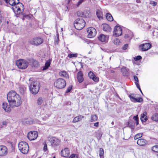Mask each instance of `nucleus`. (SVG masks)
Returning <instances> with one entry per match:
<instances>
[{
  "mask_svg": "<svg viewBox=\"0 0 158 158\" xmlns=\"http://www.w3.org/2000/svg\"><path fill=\"white\" fill-rule=\"evenodd\" d=\"M137 94H131L130 95L129 97L131 100L132 102H143V99L141 98H136Z\"/></svg>",
  "mask_w": 158,
  "mask_h": 158,
  "instance_id": "obj_11",
  "label": "nucleus"
},
{
  "mask_svg": "<svg viewBox=\"0 0 158 158\" xmlns=\"http://www.w3.org/2000/svg\"><path fill=\"white\" fill-rule=\"evenodd\" d=\"M30 86L29 85V88H30Z\"/></svg>",
  "mask_w": 158,
  "mask_h": 158,
  "instance_id": "obj_59",
  "label": "nucleus"
},
{
  "mask_svg": "<svg viewBox=\"0 0 158 158\" xmlns=\"http://www.w3.org/2000/svg\"><path fill=\"white\" fill-rule=\"evenodd\" d=\"M2 108L6 112H8L10 110V108L7 102H4L3 103Z\"/></svg>",
  "mask_w": 158,
  "mask_h": 158,
  "instance_id": "obj_25",
  "label": "nucleus"
},
{
  "mask_svg": "<svg viewBox=\"0 0 158 158\" xmlns=\"http://www.w3.org/2000/svg\"><path fill=\"white\" fill-rule=\"evenodd\" d=\"M121 72L122 73L123 75H125L127 73V71L126 69L124 68H123L121 69Z\"/></svg>",
  "mask_w": 158,
  "mask_h": 158,
  "instance_id": "obj_40",
  "label": "nucleus"
},
{
  "mask_svg": "<svg viewBox=\"0 0 158 158\" xmlns=\"http://www.w3.org/2000/svg\"><path fill=\"white\" fill-rule=\"evenodd\" d=\"M135 85H136V86L137 88L139 89L141 93L143 94V93L142 92V91L140 88V86L138 84V83L137 82H135Z\"/></svg>",
  "mask_w": 158,
  "mask_h": 158,
  "instance_id": "obj_47",
  "label": "nucleus"
},
{
  "mask_svg": "<svg viewBox=\"0 0 158 158\" xmlns=\"http://www.w3.org/2000/svg\"><path fill=\"white\" fill-rule=\"evenodd\" d=\"M57 38L58 39V38H59V35H58V34H57Z\"/></svg>",
  "mask_w": 158,
  "mask_h": 158,
  "instance_id": "obj_55",
  "label": "nucleus"
},
{
  "mask_svg": "<svg viewBox=\"0 0 158 158\" xmlns=\"http://www.w3.org/2000/svg\"><path fill=\"white\" fill-rule=\"evenodd\" d=\"M8 2L12 6V8L15 14L19 15L23 11L24 6L19 2V0H8Z\"/></svg>",
  "mask_w": 158,
  "mask_h": 158,
  "instance_id": "obj_2",
  "label": "nucleus"
},
{
  "mask_svg": "<svg viewBox=\"0 0 158 158\" xmlns=\"http://www.w3.org/2000/svg\"><path fill=\"white\" fill-rule=\"evenodd\" d=\"M99 154L100 158H103L104 151L102 149H100Z\"/></svg>",
  "mask_w": 158,
  "mask_h": 158,
  "instance_id": "obj_35",
  "label": "nucleus"
},
{
  "mask_svg": "<svg viewBox=\"0 0 158 158\" xmlns=\"http://www.w3.org/2000/svg\"><path fill=\"white\" fill-rule=\"evenodd\" d=\"M113 43L115 45L118 46L120 45L121 42L120 40L118 38H116L114 39L112 41Z\"/></svg>",
  "mask_w": 158,
  "mask_h": 158,
  "instance_id": "obj_28",
  "label": "nucleus"
},
{
  "mask_svg": "<svg viewBox=\"0 0 158 158\" xmlns=\"http://www.w3.org/2000/svg\"><path fill=\"white\" fill-rule=\"evenodd\" d=\"M142 59V57L140 56H138L134 58L135 60H139Z\"/></svg>",
  "mask_w": 158,
  "mask_h": 158,
  "instance_id": "obj_45",
  "label": "nucleus"
},
{
  "mask_svg": "<svg viewBox=\"0 0 158 158\" xmlns=\"http://www.w3.org/2000/svg\"><path fill=\"white\" fill-rule=\"evenodd\" d=\"M53 144L55 146H58L60 143V141L56 138H55L53 140Z\"/></svg>",
  "mask_w": 158,
  "mask_h": 158,
  "instance_id": "obj_34",
  "label": "nucleus"
},
{
  "mask_svg": "<svg viewBox=\"0 0 158 158\" xmlns=\"http://www.w3.org/2000/svg\"><path fill=\"white\" fill-rule=\"evenodd\" d=\"M133 119L136 121V125L138 124L139 123H138V115H136V116H134L133 117Z\"/></svg>",
  "mask_w": 158,
  "mask_h": 158,
  "instance_id": "obj_44",
  "label": "nucleus"
},
{
  "mask_svg": "<svg viewBox=\"0 0 158 158\" xmlns=\"http://www.w3.org/2000/svg\"><path fill=\"white\" fill-rule=\"evenodd\" d=\"M58 74L60 77L68 79L69 78V74L65 71H60L59 72Z\"/></svg>",
  "mask_w": 158,
  "mask_h": 158,
  "instance_id": "obj_18",
  "label": "nucleus"
},
{
  "mask_svg": "<svg viewBox=\"0 0 158 158\" xmlns=\"http://www.w3.org/2000/svg\"><path fill=\"white\" fill-rule=\"evenodd\" d=\"M38 133L36 131H30V141H32L36 139L38 136Z\"/></svg>",
  "mask_w": 158,
  "mask_h": 158,
  "instance_id": "obj_17",
  "label": "nucleus"
},
{
  "mask_svg": "<svg viewBox=\"0 0 158 158\" xmlns=\"http://www.w3.org/2000/svg\"><path fill=\"white\" fill-rule=\"evenodd\" d=\"M25 16H24L23 17H25Z\"/></svg>",
  "mask_w": 158,
  "mask_h": 158,
  "instance_id": "obj_58",
  "label": "nucleus"
},
{
  "mask_svg": "<svg viewBox=\"0 0 158 158\" xmlns=\"http://www.w3.org/2000/svg\"><path fill=\"white\" fill-rule=\"evenodd\" d=\"M85 22L82 18L76 19L74 22V25L75 28L80 30L83 28L85 26Z\"/></svg>",
  "mask_w": 158,
  "mask_h": 158,
  "instance_id": "obj_6",
  "label": "nucleus"
},
{
  "mask_svg": "<svg viewBox=\"0 0 158 158\" xmlns=\"http://www.w3.org/2000/svg\"><path fill=\"white\" fill-rule=\"evenodd\" d=\"M68 158H78V157L77 154L73 153L69 156Z\"/></svg>",
  "mask_w": 158,
  "mask_h": 158,
  "instance_id": "obj_39",
  "label": "nucleus"
},
{
  "mask_svg": "<svg viewBox=\"0 0 158 158\" xmlns=\"http://www.w3.org/2000/svg\"><path fill=\"white\" fill-rule=\"evenodd\" d=\"M51 60L50 59L47 60L45 64V65L43 66V70H46L48 69L51 65Z\"/></svg>",
  "mask_w": 158,
  "mask_h": 158,
  "instance_id": "obj_24",
  "label": "nucleus"
},
{
  "mask_svg": "<svg viewBox=\"0 0 158 158\" xmlns=\"http://www.w3.org/2000/svg\"><path fill=\"white\" fill-rule=\"evenodd\" d=\"M87 37L89 38H93L97 34L96 29L92 27H88L86 30Z\"/></svg>",
  "mask_w": 158,
  "mask_h": 158,
  "instance_id": "obj_7",
  "label": "nucleus"
},
{
  "mask_svg": "<svg viewBox=\"0 0 158 158\" xmlns=\"http://www.w3.org/2000/svg\"><path fill=\"white\" fill-rule=\"evenodd\" d=\"M40 87V84L39 82L35 80H31L30 84V92L33 94H37Z\"/></svg>",
  "mask_w": 158,
  "mask_h": 158,
  "instance_id": "obj_3",
  "label": "nucleus"
},
{
  "mask_svg": "<svg viewBox=\"0 0 158 158\" xmlns=\"http://www.w3.org/2000/svg\"><path fill=\"white\" fill-rule=\"evenodd\" d=\"M70 153L69 149L67 148L63 149L60 152L61 156L65 158L69 156Z\"/></svg>",
  "mask_w": 158,
  "mask_h": 158,
  "instance_id": "obj_15",
  "label": "nucleus"
},
{
  "mask_svg": "<svg viewBox=\"0 0 158 158\" xmlns=\"http://www.w3.org/2000/svg\"><path fill=\"white\" fill-rule=\"evenodd\" d=\"M77 79L78 81L80 83L82 82L84 79L83 77V74L81 71L77 73Z\"/></svg>",
  "mask_w": 158,
  "mask_h": 158,
  "instance_id": "obj_22",
  "label": "nucleus"
},
{
  "mask_svg": "<svg viewBox=\"0 0 158 158\" xmlns=\"http://www.w3.org/2000/svg\"><path fill=\"white\" fill-rule=\"evenodd\" d=\"M66 85L65 80L62 78H59L55 80L53 84L54 87L58 89H62L65 88Z\"/></svg>",
  "mask_w": 158,
  "mask_h": 158,
  "instance_id": "obj_4",
  "label": "nucleus"
},
{
  "mask_svg": "<svg viewBox=\"0 0 158 158\" xmlns=\"http://www.w3.org/2000/svg\"><path fill=\"white\" fill-rule=\"evenodd\" d=\"M31 61V65L32 67H37L38 66V62L33 59H32Z\"/></svg>",
  "mask_w": 158,
  "mask_h": 158,
  "instance_id": "obj_29",
  "label": "nucleus"
},
{
  "mask_svg": "<svg viewBox=\"0 0 158 158\" xmlns=\"http://www.w3.org/2000/svg\"><path fill=\"white\" fill-rule=\"evenodd\" d=\"M134 79L135 81H137V82H138V79L137 76H134Z\"/></svg>",
  "mask_w": 158,
  "mask_h": 158,
  "instance_id": "obj_50",
  "label": "nucleus"
},
{
  "mask_svg": "<svg viewBox=\"0 0 158 158\" xmlns=\"http://www.w3.org/2000/svg\"><path fill=\"white\" fill-rule=\"evenodd\" d=\"M43 42V40L41 38L37 37L32 39L31 44L33 45L37 46L41 44Z\"/></svg>",
  "mask_w": 158,
  "mask_h": 158,
  "instance_id": "obj_12",
  "label": "nucleus"
},
{
  "mask_svg": "<svg viewBox=\"0 0 158 158\" xmlns=\"http://www.w3.org/2000/svg\"><path fill=\"white\" fill-rule=\"evenodd\" d=\"M128 47V45L127 44H124L122 47V49L123 50H125L127 49Z\"/></svg>",
  "mask_w": 158,
  "mask_h": 158,
  "instance_id": "obj_48",
  "label": "nucleus"
},
{
  "mask_svg": "<svg viewBox=\"0 0 158 158\" xmlns=\"http://www.w3.org/2000/svg\"><path fill=\"white\" fill-rule=\"evenodd\" d=\"M106 19L109 21H112L113 20V18L111 15L109 13H107L106 14Z\"/></svg>",
  "mask_w": 158,
  "mask_h": 158,
  "instance_id": "obj_30",
  "label": "nucleus"
},
{
  "mask_svg": "<svg viewBox=\"0 0 158 158\" xmlns=\"http://www.w3.org/2000/svg\"><path fill=\"white\" fill-rule=\"evenodd\" d=\"M84 118V116L81 115L77 116L74 118L73 120V123H76L81 120Z\"/></svg>",
  "mask_w": 158,
  "mask_h": 158,
  "instance_id": "obj_27",
  "label": "nucleus"
},
{
  "mask_svg": "<svg viewBox=\"0 0 158 158\" xmlns=\"http://www.w3.org/2000/svg\"><path fill=\"white\" fill-rule=\"evenodd\" d=\"M56 158V157H55V156H54V157H52V158Z\"/></svg>",
  "mask_w": 158,
  "mask_h": 158,
  "instance_id": "obj_57",
  "label": "nucleus"
},
{
  "mask_svg": "<svg viewBox=\"0 0 158 158\" xmlns=\"http://www.w3.org/2000/svg\"><path fill=\"white\" fill-rule=\"evenodd\" d=\"M88 77L95 83H97L99 81V78L96 76V75L92 71H89L88 73Z\"/></svg>",
  "mask_w": 158,
  "mask_h": 158,
  "instance_id": "obj_10",
  "label": "nucleus"
},
{
  "mask_svg": "<svg viewBox=\"0 0 158 158\" xmlns=\"http://www.w3.org/2000/svg\"><path fill=\"white\" fill-rule=\"evenodd\" d=\"M3 1H5V2L6 3H7L8 0H3ZM2 0H0V4H2Z\"/></svg>",
  "mask_w": 158,
  "mask_h": 158,
  "instance_id": "obj_52",
  "label": "nucleus"
},
{
  "mask_svg": "<svg viewBox=\"0 0 158 158\" xmlns=\"http://www.w3.org/2000/svg\"><path fill=\"white\" fill-rule=\"evenodd\" d=\"M152 150L156 152H158V145L153 146L152 148Z\"/></svg>",
  "mask_w": 158,
  "mask_h": 158,
  "instance_id": "obj_36",
  "label": "nucleus"
},
{
  "mask_svg": "<svg viewBox=\"0 0 158 158\" xmlns=\"http://www.w3.org/2000/svg\"><path fill=\"white\" fill-rule=\"evenodd\" d=\"M61 31H62L63 30V28H61Z\"/></svg>",
  "mask_w": 158,
  "mask_h": 158,
  "instance_id": "obj_56",
  "label": "nucleus"
},
{
  "mask_svg": "<svg viewBox=\"0 0 158 158\" xmlns=\"http://www.w3.org/2000/svg\"><path fill=\"white\" fill-rule=\"evenodd\" d=\"M72 89V86L71 85H70L67 88L66 92L69 93L70 92Z\"/></svg>",
  "mask_w": 158,
  "mask_h": 158,
  "instance_id": "obj_41",
  "label": "nucleus"
},
{
  "mask_svg": "<svg viewBox=\"0 0 158 158\" xmlns=\"http://www.w3.org/2000/svg\"><path fill=\"white\" fill-rule=\"evenodd\" d=\"M147 141L144 139H138L137 142V144L140 146H143L147 143Z\"/></svg>",
  "mask_w": 158,
  "mask_h": 158,
  "instance_id": "obj_21",
  "label": "nucleus"
},
{
  "mask_svg": "<svg viewBox=\"0 0 158 158\" xmlns=\"http://www.w3.org/2000/svg\"><path fill=\"white\" fill-rule=\"evenodd\" d=\"M151 4L153 6H154L156 5L157 3H156V2H155L152 1L151 2Z\"/></svg>",
  "mask_w": 158,
  "mask_h": 158,
  "instance_id": "obj_49",
  "label": "nucleus"
},
{
  "mask_svg": "<svg viewBox=\"0 0 158 158\" xmlns=\"http://www.w3.org/2000/svg\"><path fill=\"white\" fill-rule=\"evenodd\" d=\"M97 16L99 19H102L103 18V14L101 9H98L96 12Z\"/></svg>",
  "mask_w": 158,
  "mask_h": 158,
  "instance_id": "obj_19",
  "label": "nucleus"
},
{
  "mask_svg": "<svg viewBox=\"0 0 158 158\" xmlns=\"http://www.w3.org/2000/svg\"><path fill=\"white\" fill-rule=\"evenodd\" d=\"M151 118L152 120L155 121H158V114L156 113L153 114L151 117Z\"/></svg>",
  "mask_w": 158,
  "mask_h": 158,
  "instance_id": "obj_33",
  "label": "nucleus"
},
{
  "mask_svg": "<svg viewBox=\"0 0 158 158\" xmlns=\"http://www.w3.org/2000/svg\"><path fill=\"white\" fill-rule=\"evenodd\" d=\"M98 40L102 42H105L107 40L106 36L103 34H100L98 37Z\"/></svg>",
  "mask_w": 158,
  "mask_h": 158,
  "instance_id": "obj_23",
  "label": "nucleus"
},
{
  "mask_svg": "<svg viewBox=\"0 0 158 158\" xmlns=\"http://www.w3.org/2000/svg\"><path fill=\"white\" fill-rule=\"evenodd\" d=\"M90 15V13L89 10H85L80 15V16L83 17L88 18L89 17Z\"/></svg>",
  "mask_w": 158,
  "mask_h": 158,
  "instance_id": "obj_26",
  "label": "nucleus"
},
{
  "mask_svg": "<svg viewBox=\"0 0 158 158\" xmlns=\"http://www.w3.org/2000/svg\"><path fill=\"white\" fill-rule=\"evenodd\" d=\"M151 47V44L149 43L143 44L139 46L140 50L143 51H145L149 49Z\"/></svg>",
  "mask_w": 158,
  "mask_h": 158,
  "instance_id": "obj_13",
  "label": "nucleus"
},
{
  "mask_svg": "<svg viewBox=\"0 0 158 158\" xmlns=\"http://www.w3.org/2000/svg\"><path fill=\"white\" fill-rule=\"evenodd\" d=\"M7 98L10 106L18 107L22 103L20 97L14 91H10L7 94Z\"/></svg>",
  "mask_w": 158,
  "mask_h": 158,
  "instance_id": "obj_1",
  "label": "nucleus"
},
{
  "mask_svg": "<svg viewBox=\"0 0 158 158\" xmlns=\"http://www.w3.org/2000/svg\"><path fill=\"white\" fill-rule=\"evenodd\" d=\"M22 123L24 124H29L30 122L29 119L28 118H24L22 121Z\"/></svg>",
  "mask_w": 158,
  "mask_h": 158,
  "instance_id": "obj_38",
  "label": "nucleus"
},
{
  "mask_svg": "<svg viewBox=\"0 0 158 158\" xmlns=\"http://www.w3.org/2000/svg\"><path fill=\"white\" fill-rule=\"evenodd\" d=\"M77 54L76 53L72 54H69L68 55V56L69 58H72L73 57H76L77 56Z\"/></svg>",
  "mask_w": 158,
  "mask_h": 158,
  "instance_id": "obj_43",
  "label": "nucleus"
},
{
  "mask_svg": "<svg viewBox=\"0 0 158 158\" xmlns=\"http://www.w3.org/2000/svg\"><path fill=\"white\" fill-rule=\"evenodd\" d=\"M94 125L96 127H98V123L96 122L94 123Z\"/></svg>",
  "mask_w": 158,
  "mask_h": 158,
  "instance_id": "obj_51",
  "label": "nucleus"
},
{
  "mask_svg": "<svg viewBox=\"0 0 158 158\" xmlns=\"http://www.w3.org/2000/svg\"><path fill=\"white\" fill-rule=\"evenodd\" d=\"M29 133H30V132H28L27 135V137L29 140H30V136L29 135Z\"/></svg>",
  "mask_w": 158,
  "mask_h": 158,
  "instance_id": "obj_54",
  "label": "nucleus"
},
{
  "mask_svg": "<svg viewBox=\"0 0 158 158\" xmlns=\"http://www.w3.org/2000/svg\"><path fill=\"white\" fill-rule=\"evenodd\" d=\"M7 122H2V124L3 125H6L7 124Z\"/></svg>",
  "mask_w": 158,
  "mask_h": 158,
  "instance_id": "obj_53",
  "label": "nucleus"
},
{
  "mask_svg": "<svg viewBox=\"0 0 158 158\" xmlns=\"http://www.w3.org/2000/svg\"><path fill=\"white\" fill-rule=\"evenodd\" d=\"M19 150L23 153L27 154L29 150V146L27 143L25 142H20L18 144Z\"/></svg>",
  "mask_w": 158,
  "mask_h": 158,
  "instance_id": "obj_5",
  "label": "nucleus"
},
{
  "mask_svg": "<svg viewBox=\"0 0 158 158\" xmlns=\"http://www.w3.org/2000/svg\"><path fill=\"white\" fill-rule=\"evenodd\" d=\"M19 91L21 94H23L25 92L26 88L23 86H20L19 87Z\"/></svg>",
  "mask_w": 158,
  "mask_h": 158,
  "instance_id": "obj_31",
  "label": "nucleus"
},
{
  "mask_svg": "<svg viewBox=\"0 0 158 158\" xmlns=\"http://www.w3.org/2000/svg\"><path fill=\"white\" fill-rule=\"evenodd\" d=\"M43 150L44 152H46L47 151V145L45 143H44L43 144Z\"/></svg>",
  "mask_w": 158,
  "mask_h": 158,
  "instance_id": "obj_42",
  "label": "nucleus"
},
{
  "mask_svg": "<svg viewBox=\"0 0 158 158\" xmlns=\"http://www.w3.org/2000/svg\"><path fill=\"white\" fill-rule=\"evenodd\" d=\"M147 115V113L146 112H144L141 114L140 119L142 122H145L147 120L148 118Z\"/></svg>",
  "mask_w": 158,
  "mask_h": 158,
  "instance_id": "obj_20",
  "label": "nucleus"
},
{
  "mask_svg": "<svg viewBox=\"0 0 158 158\" xmlns=\"http://www.w3.org/2000/svg\"><path fill=\"white\" fill-rule=\"evenodd\" d=\"M8 153V150L5 146H0V156H3L6 155Z\"/></svg>",
  "mask_w": 158,
  "mask_h": 158,
  "instance_id": "obj_14",
  "label": "nucleus"
},
{
  "mask_svg": "<svg viewBox=\"0 0 158 158\" xmlns=\"http://www.w3.org/2000/svg\"><path fill=\"white\" fill-rule=\"evenodd\" d=\"M42 102V99L41 98H39L37 100V103L38 105H40Z\"/></svg>",
  "mask_w": 158,
  "mask_h": 158,
  "instance_id": "obj_46",
  "label": "nucleus"
},
{
  "mask_svg": "<svg viewBox=\"0 0 158 158\" xmlns=\"http://www.w3.org/2000/svg\"><path fill=\"white\" fill-rule=\"evenodd\" d=\"M16 64L19 69H25L28 65V62L24 60H17Z\"/></svg>",
  "mask_w": 158,
  "mask_h": 158,
  "instance_id": "obj_9",
  "label": "nucleus"
},
{
  "mask_svg": "<svg viewBox=\"0 0 158 158\" xmlns=\"http://www.w3.org/2000/svg\"><path fill=\"white\" fill-rule=\"evenodd\" d=\"M123 34V29L122 27L118 25L115 26L113 31V35L118 37L121 36Z\"/></svg>",
  "mask_w": 158,
  "mask_h": 158,
  "instance_id": "obj_8",
  "label": "nucleus"
},
{
  "mask_svg": "<svg viewBox=\"0 0 158 158\" xmlns=\"http://www.w3.org/2000/svg\"><path fill=\"white\" fill-rule=\"evenodd\" d=\"M102 27L103 28V30L106 32H110L112 31L111 27L107 24H103L102 25Z\"/></svg>",
  "mask_w": 158,
  "mask_h": 158,
  "instance_id": "obj_16",
  "label": "nucleus"
},
{
  "mask_svg": "<svg viewBox=\"0 0 158 158\" xmlns=\"http://www.w3.org/2000/svg\"><path fill=\"white\" fill-rule=\"evenodd\" d=\"M98 117L95 114L91 115L90 117V121L91 122H95L97 120Z\"/></svg>",
  "mask_w": 158,
  "mask_h": 158,
  "instance_id": "obj_32",
  "label": "nucleus"
},
{
  "mask_svg": "<svg viewBox=\"0 0 158 158\" xmlns=\"http://www.w3.org/2000/svg\"><path fill=\"white\" fill-rule=\"evenodd\" d=\"M142 136V133H139L136 134L134 137V139L135 140L141 138Z\"/></svg>",
  "mask_w": 158,
  "mask_h": 158,
  "instance_id": "obj_37",
  "label": "nucleus"
}]
</instances>
